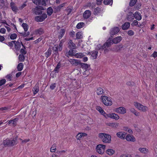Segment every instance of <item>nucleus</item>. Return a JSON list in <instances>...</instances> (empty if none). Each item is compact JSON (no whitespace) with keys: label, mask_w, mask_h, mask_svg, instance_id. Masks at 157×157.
Returning a JSON list of instances; mask_svg holds the SVG:
<instances>
[{"label":"nucleus","mask_w":157,"mask_h":157,"mask_svg":"<svg viewBox=\"0 0 157 157\" xmlns=\"http://www.w3.org/2000/svg\"><path fill=\"white\" fill-rule=\"evenodd\" d=\"M17 140L16 138L11 140L7 139L3 141V144L5 146H13L17 144Z\"/></svg>","instance_id":"f257e3e1"},{"label":"nucleus","mask_w":157,"mask_h":157,"mask_svg":"<svg viewBox=\"0 0 157 157\" xmlns=\"http://www.w3.org/2000/svg\"><path fill=\"white\" fill-rule=\"evenodd\" d=\"M99 137L102 138V141L105 143H109L111 141V136L106 134L100 133Z\"/></svg>","instance_id":"f03ea898"},{"label":"nucleus","mask_w":157,"mask_h":157,"mask_svg":"<svg viewBox=\"0 0 157 157\" xmlns=\"http://www.w3.org/2000/svg\"><path fill=\"white\" fill-rule=\"evenodd\" d=\"M101 100L104 104L106 106H110L112 104L110 98L106 96H101Z\"/></svg>","instance_id":"7ed1b4c3"},{"label":"nucleus","mask_w":157,"mask_h":157,"mask_svg":"<svg viewBox=\"0 0 157 157\" xmlns=\"http://www.w3.org/2000/svg\"><path fill=\"white\" fill-rule=\"evenodd\" d=\"M105 145L101 144H99L97 146L96 150L97 152L100 154H103L105 151Z\"/></svg>","instance_id":"20e7f679"},{"label":"nucleus","mask_w":157,"mask_h":157,"mask_svg":"<svg viewBox=\"0 0 157 157\" xmlns=\"http://www.w3.org/2000/svg\"><path fill=\"white\" fill-rule=\"evenodd\" d=\"M108 40V41L105 42L103 45L101 46V44H99L97 46V47L96 48L97 50H99L101 49L102 50H103L106 47H110L112 44L111 40H110L109 41Z\"/></svg>","instance_id":"39448f33"},{"label":"nucleus","mask_w":157,"mask_h":157,"mask_svg":"<svg viewBox=\"0 0 157 157\" xmlns=\"http://www.w3.org/2000/svg\"><path fill=\"white\" fill-rule=\"evenodd\" d=\"M44 7L37 6L34 8L33 9V13L36 15H39L42 14V10H44Z\"/></svg>","instance_id":"423d86ee"},{"label":"nucleus","mask_w":157,"mask_h":157,"mask_svg":"<svg viewBox=\"0 0 157 157\" xmlns=\"http://www.w3.org/2000/svg\"><path fill=\"white\" fill-rule=\"evenodd\" d=\"M47 17V15L46 13H44L41 14V15L36 16L34 19L37 22H42Z\"/></svg>","instance_id":"0eeeda50"},{"label":"nucleus","mask_w":157,"mask_h":157,"mask_svg":"<svg viewBox=\"0 0 157 157\" xmlns=\"http://www.w3.org/2000/svg\"><path fill=\"white\" fill-rule=\"evenodd\" d=\"M68 61L71 64L74 66H77L80 65L81 64V60L79 59H70Z\"/></svg>","instance_id":"6e6552de"},{"label":"nucleus","mask_w":157,"mask_h":157,"mask_svg":"<svg viewBox=\"0 0 157 157\" xmlns=\"http://www.w3.org/2000/svg\"><path fill=\"white\" fill-rule=\"evenodd\" d=\"M109 41L110 40H111L112 44H117L119 42H120L122 40V37L121 36H117L113 40L112 39L109 38Z\"/></svg>","instance_id":"1a4fd4ad"},{"label":"nucleus","mask_w":157,"mask_h":157,"mask_svg":"<svg viewBox=\"0 0 157 157\" xmlns=\"http://www.w3.org/2000/svg\"><path fill=\"white\" fill-rule=\"evenodd\" d=\"M125 139L128 141L135 142L136 140V138L134 136L130 134H128L125 136Z\"/></svg>","instance_id":"9d476101"},{"label":"nucleus","mask_w":157,"mask_h":157,"mask_svg":"<svg viewBox=\"0 0 157 157\" xmlns=\"http://www.w3.org/2000/svg\"><path fill=\"white\" fill-rule=\"evenodd\" d=\"M126 133L124 132H119L117 133L116 135L118 138L122 139H125Z\"/></svg>","instance_id":"9b49d317"},{"label":"nucleus","mask_w":157,"mask_h":157,"mask_svg":"<svg viewBox=\"0 0 157 157\" xmlns=\"http://www.w3.org/2000/svg\"><path fill=\"white\" fill-rule=\"evenodd\" d=\"M134 14L131 12H129L127 15L126 19L129 21H132L134 19Z\"/></svg>","instance_id":"f8f14e48"},{"label":"nucleus","mask_w":157,"mask_h":157,"mask_svg":"<svg viewBox=\"0 0 157 157\" xmlns=\"http://www.w3.org/2000/svg\"><path fill=\"white\" fill-rule=\"evenodd\" d=\"M120 29L118 27H114L112 29L110 32V34L111 35V36L112 37V36L117 34L119 31Z\"/></svg>","instance_id":"ddd939ff"},{"label":"nucleus","mask_w":157,"mask_h":157,"mask_svg":"<svg viewBox=\"0 0 157 157\" xmlns=\"http://www.w3.org/2000/svg\"><path fill=\"white\" fill-rule=\"evenodd\" d=\"M108 118L109 117L116 120H118L119 118V116L114 113H108Z\"/></svg>","instance_id":"4468645a"},{"label":"nucleus","mask_w":157,"mask_h":157,"mask_svg":"<svg viewBox=\"0 0 157 157\" xmlns=\"http://www.w3.org/2000/svg\"><path fill=\"white\" fill-rule=\"evenodd\" d=\"M123 46L122 44L119 45H116L113 48V51L116 52H118L120 51L121 49L123 48Z\"/></svg>","instance_id":"2eb2a0df"},{"label":"nucleus","mask_w":157,"mask_h":157,"mask_svg":"<svg viewBox=\"0 0 157 157\" xmlns=\"http://www.w3.org/2000/svg\"><path fill=\"white\" fill-rule=\"evenodd\" d=\"M91 14L90 11L89 10H86L83 13V17L85 19H87L90 17Z\"/></svg>","instance_id":"dca6fc26"},{"label":"nucleus","mask_w":157,"mask_h":157,"mask_svg":"<svg viewBox=\"0 0 157 157\" xmlns=\"http://www.w3.org/2000/svg\"><path fill=\"white\" fill-rule=\"evenodd\" d=\"M68 47L70 49H75L76 46L71 40H69L68 43Z\"/></svg>","instance_id":"f3484780"},{"label":"nucleus","mask_w":157,"mask_h":157,"mask_svg":"<svg viewBox=\"0 0 157 157\" xmlns=\"http://www.w3.org/2000/svg\"><path fill=\"white\" fill-rule=\"evenodd\" d=\"M98 52L95 50L91 52H89L88 54L91 55V56L93 57V59H96L98 56Z\"/></svg>","instance_id":"a211bd4d"},{"label":"nucleus","mask_w":157,"mask_h":157,"mask_svg":"<svg viewBox=\"0 0 157 157\" xmlns=\"http://www.w3.org/2000/svg\"><path fill=\"white\" fill-rule=\"evenodd\" d=\"M18 120V119L17 118H15L9 121L8 122V124L10 125V124H12V125L15 126L16 125L17 122Z\"/></svg>","instance_id":"6ab92c4d"},{"label":"nucleus","mask_w":157,"mask_h":157,"mask_svg":"<svg viewBox=\"0 0 157 157\" xmlns=\"http://www.w3.org/2000/svg\"><path fill=\"white\" fill-rule=\"evenodd\" d=\"M87 136V134L85 133H79L76 136V138L77 140H80L82 138L86 136Z\"/></svg>","instance_id":"aec40b11"},{"label":"nucleus","mask_w":157,"mask_h":157,"mask_svg":"<svg viewBox=\"0 0 157 157\" xmlns=\"http://www.w3.org/2000/svg\"><path fill=\"white\" fill-rule=\"evenodd\" d=\"M80 66L82 68H84L86 70V71L84 72L85 73L86 71H87V69L90 67V65L86 63H82L81 62V64Z\"/></svg>","instance_id":"412c9836"},{"label":"nucleus","mask_w":157,"mask_h":157,"mask_svg":"<svg viewBox=\"0 0 157 157\" xmlns=\"http://www.w3.org/2000/svg\"><path fill=\"white\" fill-rule=\"evenodd\" d=\"M39 83H36L35 86L33 88V92L34 94H35L38 93L39 91Z\"/></svg>","instance_id":"4be33fe9"},{"label":"nucleus","mask_w":157,"mask_h":157,"mask_svg":"<svg viewBox=\"0 0 157 157\" xmlns=\"http://www.w3.org/2000/svg\"><path fill=\"white\" fill-rule=\"evenodd\" d=\"M107 125L109 126L112 127L113 128H117L119 126V123L117 122L114 123H108Z\"/></svg>","instance_id":"5701e85b"},{"label":"nucleus","mask_w":157,"mask_h":157,"mask_svg":"<svg viewBox=\"0 0 157 157\" xmlns=\"http://www.w3.org/2000/svg\"><path fill=\"white\" fill-rule=\"evenodd\" d=\"M65 31L66 30L64 29H62L60 30V32H59V35L58 36L59 39H61L63 37L65 34Z\"/></svg>","instance_id":"b1692460"},{"label":"nucleus","mask_w":157,"mask_h":157,"mask_svg":"<svg viewBox=\"0 0 157 157\" xmlns=\"http://www.w3.org/2000/svg\"><path fill=\"white\" fill-rule=\"evenodd\" d=\"M130 26V23L129 22L125 23L122 26V28L124 30L127 29Z\"/></svg>","instance_id":"393cba45"},{"label":"nucleus","mask_w":157,"mask_h":157,"mask_svg":"<svg viewBox=\"0 0 157 157\" xmlns=\"http://www.w3.org/2000/svg\"><path fill=\"white\" fill-rule=\"evenodd\" d=\"M115 111L122 114H124L126 113V109H116Z\"/></svg>","instance_id":"a878e982"},{"label":"nucleus","mask_w":157,"mask_h":157,"mask_svg":"<svg viewBox=\"0 0 157 157\" xmlns=\"http://www.w3.org/2000/svg\"><path fill=\"white\" fill-rule=\"evenodd\" d=\"M61 66V64L60 63V62H59L57 64V65L56 66V67L54 69V70L53 71H55V73H58L59 72V69L60 68Z\"/></svg>","instance_id":"bb28decb"},{"label":"nucleus","mask_w":157,"mask_h":157,"mask_svg":"<svg viewBox=\"0 0 157 157\" xmlns=\"http://www.w3.org/2000/svg\"><path fill=\"white\" fill-rule=\"evenodd\" d=\"M10 7L12 10L15 12H16L18 10L17 7L15 6V4L12 2L10 4Z\"/></svg>","instance_id":"cd10ccee"},{"label":"nucleus","mask_w":157,"mask_h":157,"mask_svg":"<svg viewBox=\"0 0 157 157\" xmlns=\"http://www.w3.org/2000/svg\"><path fill=\"white\" fill-rule=\"evenodd\" d=\"M65 3H63L60 5L59 6H56L54 8V11L55 13H56L57 12L59 11L61 8L63 7Z\"/></svg>","instance_id":"c85d7f7f"},{"label":"nucleus","mask_w":157,"mask_h":157,"mask_svg":"<svg viewBox=\"0 0 157 157\" xmlns=\"http://www.w3.org/2000/svg\"><path fill=\"white\" fill-rule=\"evenodd\" d=\"M99 109L98 110L99 112L101 114L104 116V117L106 118H108V114H107L105 113V112L102 109Z\"/></svg>","instance_id":"c756f323"},{"label":"nucleus","mask_w":157,"mask_h":157,"mask_svg":"<svg viewBox=\"0 0 157 157\" xmlns=\"http://www.w3.org/2000/svg\"><path fill=\"white\" fill-rule=\"evenodd\" d=\"M134 17H135L137 20H140L141 19V17L139 13L138 12H136L134 14Z\"/></svg>","instance_id":"7c9ffc66"},{"label":"nucleus","mask_w":157,"mask_h":157,"mask_svg":"<svg viewBox=\"0 0 157 157\" xmlns=\"http://www.w3.org/2000/svg\"><path fill=\"white\" fill-rule=\"evenodd\" d=\"M14 44L15 49L17 51L19 50L21 48V44L20 42L18 41H16Z\"/></svg>","instance_id":"2f4dec72"},{"label":"nucleus","mask_w":157,"mask_h":157,"mask_svg":"<svg viewBox=\"0 0 157 157\" xmlns=\"http://www.w3.org/2000/svg\"><path fill=\"white\" fill-rule=\"evenodd\" d=\"M139 150L141 152L144 154H146L148 152V149L145 148L140 147L139 149Z\"/></svg>","instance_id":"473e14b6"},{"label":"nucleus","mask_w":157,"mask_h":157,"mask_svg":"<svg viewBox=\"0 0 157 157\" xmlns=\"http://www.w3.org/2000/svg\"><path fill=\"white\" fill-rule=\"evenodd\" d=\"M35 33L36 34H38L40 35L44 33V31L43 29L40 28L36 30L35 31Z\"/></svg>","instance_id":"72a5a7b5"},{"label":"nucleus","mask_w":157,"mask_h":157,"mask_svg":"<svg viewBox=\"0 0 157 157\" xmlns=\"http://www.w3.org/2000/svg\"><path fill=\"white\" fill-rule=\"evenodd\" d=\"M52 48H51L50 47L49 48L47 51L45 52V54L46 57L48 58L49 56L52 53Z\"/></svg>","instance_id":"f704fd0d"},{"label":"nucleus","mask_w":157,"mask_h":157,"mask_svg":"<svg viewBox=\"0 0 157 157\" xmlns=\"http://www.w3.org/2000/svg\"><path fill=\"white\" fill-rule=\"evenodd\" d=\"M0 6L1 8L4 9L7 8V6L5 5L4 0H0Z\"/></svg>","instance_id":"c9c22d12"},{"label":"nucleus","mask_w":157,"mask_h":157,"mask_svg":"<svg viewBox=\"0 0 157 157\" xmlns=\"http://www.w3.org/2000/svg\"><path fill=\"white\" fill-rule=\"evenodd\" d=\"M115 151L112 149H108L106 151V153L109 155H112L114 153Z\"/></svg>","instance_id":"e433bc0d"},{"label":"nucleus","mask_w":157,"mask_h":157,"mask_svg":"<svg viewBox=\"0 0 157 157\" xmlns=\"http://www.w3.org/2000/svg\"><path fill=\"white\" fill-rule=\"evenodd\" d=\"M53 12V10L51 7H49L47 9V14L49 16L51 15Z\"/></svg>","instance_id":"4c0bfd02"},{"label":"nucleus","mask_w":157,"mask_h":157,"mask_svg":"<svg viewBox=\"0 0 157 157\" xmlns=\"http://www.w3.org/2000/svg\"><path fill=\"white\" fill-rule=\"evenodd\" d=\"M84 56V55L83 54L81 53H78L75 54L74 55V56L77 58H81Z\"/></svg>","instance_id":"58836bf2"},{"label":"nucleus","mask_w":157,"mask_h":157,"mask_svg":"<svg viewBox=\"0 0 157 157\" xmlns=\"http://www.w3.org/2000/svg\"><path fill=\"white\" fill-rule=\"evenodd\" d=\"M103 3L106 5H111L113 4V0H104Z\"/></svg>","instance_id":"ea45409f"},{"label":"nucleus","mask_w":157,"mask_h":157,"mask_svg":"<svg viewBox=\"0 0 157 157\" xmlns=\"http://www.w3.org/2000/svg\"><path fill=\"white\" fill-rule=\"evenodd\" d=\"M23 68V64L22 63H20L18 65L17 67V70L19 71H21Z\"/></svg>","instance_id":"a19ab883"},{"label":"nucleus","mask_w":157,"mask_h":157,"mask_svg":"<svg viewBox=\"0 0 157 157\" xmlns=\"http://www.w3.org/2000/svg\"><path fill=\"white\" fill-rule=\"evenodd\" d=\"M103 93V90L101 87L98 88L97 90V93L98 95L102 94Z\"/></svg>","instance_id":"79ce46f5"},{"label":"nucleus","mask_w":157,"mask_h":157,"mask_svg":"<svg viewBox=\"0 0 157 157\" xmlns=\"http://www.w3.org/2000/svg\"><path fill=\"white\" fill-rule=\"evenodd\" d=\"M134 104L136 108H143L144 106L137 102H134Z\"/></svg>","instance_id":"37998d69"},{"label":"nucleus","mask_w":157,"mask_h":157,"mask_svg":"<svg viewBox=\"0 0 157 157\" xmlns=\"http://www.w3.org/2000/svg\"><path fill=\"white\" fill-rule=\"evenodd\" d=\"M52 51L53 50V53L54 54H55V55H56L58 53V46H57L56 47H53L52 48Z\"/></svg>","instance_id":"c03bdc74"},{"label":"nucleus","mask_w":157,"mask_h":157,"mask_svg":"<svg viewBox=\"0 0 157 157\" xmlns=\"http://www.w3.org/2000/svg\"><path fill=\"white\" fill-rule=\"evenodd\" d=\"M73 9L72 7L69 6L66 9V11L67 12V15H69L72 12Z\"/></svg>","instance_id":"a18cd8bd"},{"label":"nucleus","mask_w":157,"mask_h":157,"mask_svg":"<svg viewBox=\"0 0 157 157\" xmlns=\"http://www.w3.org/2000/svg\"><path fill=\"white\" fill-rule=\"evenodd\" d=\"M131 111L136 116H139L140 113L135 110V109H130Z\"/></svg>","instance_id":"49530a36"},{"label":"nucleus","mask_w":157,"mask_h":157,"mask_svg":"<svg viewBox=\"0 0 157 157\" xmlns=\"http://www.w3.org/2000/svg\"><path fill=\"white\" fill-rule=\"evenodd\" d=\"M82 37V33L81 32H78L76 34V38L77 39H81Z\"/></svg>","instance_id":"de8ad7c7"},{"label":"nucleus","mask_w":157,"mask_h":157,"mask_svg":"<svg viewBox=\"0 0 157 157\" xmlns=\"http://www.w3.org/2000/svg\"><path fill=\"white\" fill-rule=\"evenodd\" d=\"M56 148V145L55 144H53L51 148L50 151L52 152H54L55 151Z\"/></svg>","instance_id":"09e8293b"},{"label":"nucleus","mask_w":157,"mask_h":157,"mask_svg":"<svg viewBox=\"0 0 157 157\" xmlns=\"http://www.w3.org/2000/svg\"><path fill=\"white\" fill-rule=\"evenodd\" d=\"M25 32L27 31L28 29V25L26 23H23L22 25Z\"/></svg>","instance_id":"8fccbe9b"},{"label":"nucleus","mask_w":157,"mask_h":157,"mask_svg":"<svg viewBox=\"0 0 157 157\" xmlns=\"http://www.w3.org/2000/svg\"><path fill=\"white\" fill-rule=\"evenodd\" d=\"M137 0H131L129 2V6H133L136 4Z\"/></svg>","instance_id":"3c124183"},{"label":"nucleus","mask_w":157,"mask_h":157,"mask_svg":"<svg viewBox=\"0 0 157 157\" xmlns=\"http://www.w3.org/2000/svg\"><path fill=\"white\" fill-rule=\"evenodd\" d=\"M38 4L44 6H45L46 5V3L44 0H39Z\"/></svg>","instance_id":"603ef678"},{"label":"nucleus","mask_w":157,"mask_h":157,"mask_svg":"<svg viewBox=\"0 0 157 157\" xmlns=\"http://www.w3.org/2000/svg\"><path fill=\"white\" fill-rule=\"evenodd\" d=\"M19 59L20 62H23L25 60V57L23 55L20 54L19 55Z\"/></svg>","instance_id":"864d4df0"},{"label":"nucleus","mask_w":157,"mask_h":157,"mask_svg":"<svg viewBox=\"0 0 157 157\" xmlns=\"http://www.w3.org/2000/svg\"><path fill=\"white\" fill-rule=\"evenodd\" d=\"M17 37V35L15 33L11 34L10 36V39L12 40H13L16 39Z\"/></svg>","instance_id":"5fc2aeb1"},{"label":"nucleus","mask_w":157,"mask_h":157,"mask_svg":"<svg viewBox=\"0 0 157 157\" xmlns=\"http://www.w3.org/2000/svg\"><path fill=\"white\" fill-rule=\"evenodd\" d=\"M84 24L83 22H80L78 23L76 25V27L78 29H80L82 28Z\"/></svg>","instance_id":"6e6d98bb"},{"label":"nucleus","mask_w":157,"mask_h":157,"mask_svg":"<svg viewBox=\"0 0 157 157\" xmlns=\"http://www.w3.org/2000/svg\"><path fill=\"white\" fill-rule=\"evenodd\" d=\"M16 42L15 40L12 41L11 42H9L8 43V45L9 46L12 47L13 46V44H14Z\"/></svg>","instance_id":"4d7b16f0"},{"label":"nucleus","mask_w":157,"mask_h":157,"mask_svg":"<svg viewBox=\"0 0 157 157\" xmlns=\"http://www.w3.org/2000/svg\"><path fill=\"white\" fill-rule=\"evenodd\" d=\"M128 35L130 36H132L134 35V32L131 30H129L127 32Z\"/></svg>","instance_id":"13d9d810"},{"label":"nucleus","mask_w":157,"mask_h":157,"mask_svg":"<svg viewBox=\"0 0 157 157\" xmlns=\"http://www.w3.org/2000/svg\"><path fill=\"white\" fill-rule=\"evenodd\" d=\"M119 157H131V155L126 153L122 154Z\"/></svg>","instance_id":"bf43d9fd"},{"label":"nucleus","mask_w":157,"mask_h":157,"mask_svg":"<svg viewBox=\"0 0 157 157\" xmlns=\"http://www.w3.org/2000/svg\"><path fill=\"white\" fill-rule=\"evenodd\" d=\"M6 80L5 79H1L0 80V86H2L5 83Z\"/></svg>","instance_id":"052dcab7"},{"label":"nucleus","mask_w":157,"mask_h":157,"mask_svg":"<svg viewBox=\"0 0 157 157\" xmlns=\"http://www.w3.org/2000/svg\"><path fill=\"white\" fill-rule=\"evenodd\" d=\"M100 10V8H96L94 9V14H97L99 12V11Z\"/></svg>","instance_id":"680f3d73"},{"label":"nucleus","mask_w":157,"mask_h":157,"mask_svg":"<svg viewBox=\"0 0 157 157\" xmlns=\"http://www.w3.org/2000/svg\"><path fill=\"white\" fill-rule=\"evenodd\" d=\"M73 49H71V50H69L68 51V53L69 55L71 56H74V55L73 54V51L72 50Z\"/></svg>","instance_id":"e2e57ef3"},{"label":"nucleus","mask_w":157,"mask_h":157,"mask_svg":"<svg viewBox=\"0 0 157 157\" xmlns=\"http://www.w3.org/2000/svg\"><path fill=\"white\" fill-rule=\"evenodd\" d=\"M56 87V83H54L52 84L50 86V88L51 90H53Z\"/></svg>","instance_id":"0e129e2a"},{"label":"nucleus","mask_w":157,"mask_h":157,"mask_svg":"<svg viewBox=\"0 0 157 157\" xmlns=\"http://www.w3.org/2000/svg\"><path fill=\"white\" fill-rule=\"evenodd\" d=\"M12 75L9 74L6 76V78L7 79H8L10 81H11V80L12 79Z\"/></svg>","instance_id":"69168bd1"},{"label":"nucleus","mask_w":157,"mask_h":157,"mask_svg":"<svg viewBox=\"0 0 157 157\" xmlns=\"http://www.w3.org/2000/svg\"><path fill=\"white\" fill-rule=\"evenodd\" d=\"M21 34V35L24 36L25 37L28 36L29 35V32H27V33L25 32L24 33H20Z\"/></svg>","instance_id":"338daca9"},{"label":"nucleus","mask_w":157,"mask_h":157,"mask_svg":"<svg viewBox=\"0 0 157 157\" xmlns=\"http://www.w3.org/2000/svg\"><path fill=\"white\" fill-rule=\"evenodd\" d=\"M25 48L23 49L22 48L21 49L20 52L21 54H22V55H25L26 53V52L25 50Z\"/></svg>","instance_id":"774afa93"}]
</instances>
